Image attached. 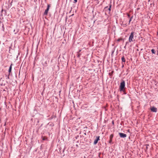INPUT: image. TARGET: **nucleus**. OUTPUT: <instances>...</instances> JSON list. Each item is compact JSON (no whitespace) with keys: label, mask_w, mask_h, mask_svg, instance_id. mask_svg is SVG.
I'll use <instances>...</instances> for the list:
<instances>
[{"label":"nucleus","mask_w":158,"mask_h":158,"mask_svg":"<svg viewBox=\"0 0 158 158\" xmlns=\"http://www.w3.org/2000/svg\"><path fill=\"white\" fill-rule=\"evenodd\" d=\"M112 123H113V124L114 123V122H112Z\"/></svg>","instance_id":"23"},{"label":"nucleus","mask_w":158,"mask_h":158,"mask_svg":"<svg viewBox=\"0 0 158 158\" xmlns=\"http://www.w3.org/2000/svg\"><path fill=\"white\" fill-rule=\"evenodd\" d=\"M151 111H152L153 112H156L157 111V108H156L154 106H153L150 109Z\"/></svg>","instance_id":"5"},{"label":"nucleus","mask_w":158,"mask_h":158,"mask_svg":"<svg viewBox=\"0 0 158 158\" xmlns=\"http://www.w3.org/2000/svg\"><path fill=\"white\" fill-rule=\"evenodd\" d=\"M81 51V50H80L79 51V52H80Z\"/></svg>","instance_id":"21"},{"label":"nucleus","mask_w":158,"mask_h":158,"mask_svg":"<svg viewBox=\"0 0 158 158\" xmlns=\"http://www.w3.org/2000/svg\"><path fill=\"white\" fill-rule=\"evenodd\" d=\"M133 17V16H131V17L130 18V19L129 21V24H130V23L131 21V19H132V18Z\"/></svg>","instance_id":"11"},{"label":"nucleus","mask_w":158,"mask_h":158,"mask_svg":"<svg viewBox=\"0 0 158 158\" xmlns=\"http://www.w3.org/2000/svg\"><path fill=\"white\" fill-rule=\"evenodd\" d=\"M125 86V82L124 81H123L122 82H121L120 83V91H123V89L124 88Z\"/></svg>","instance_id":"1"},{"label":"nucleus","mask_w":158,"mask_h":158,"mask_svg":"<svg viewBox=\"0 0 158 158\" xmlns=\"http://www.w3.org/2000/svg\"><path fill=\"white\" fill-rule=\"evenodd\" d=\"M105 9H108V6H106V7L105 8Z\"/></svg>","instance_id":"16"},{"label":"nucleus","mask_w":158,"mask_h":158,"mask_svg":"<svg viewBox=\"0 0 158 158\" xmlns=\"http://www.w3.org/2000/svg\"><path fill=\"white\" fill-rule=\"evenodd\" d=\"M99 138H100L99 136H98L96 137V139H95L94 141V144H96L97 143L98 141L99 140Z\"/></svg>","instance_id":"6"},{"label":"nucleus","mask_w":158,"mask_h":158,"mask_svg":"<svg viewBox=\"0 0 158 158\" xmlns=\"http://www.w3.org/2000/svg\"><path fill=\"white\" fill-rule=\"evenodd\" d=\"M74 0L75 2V3H76L77 2V0Z\"/></svg>","instance_id":"17"},{"label":"nucleus","mask_w":158,"mask_h":158,"mask_svg":"<svg viewBox=\"0 0 158 158\" xmlns=\"http://www.w3.org/2000/svg\"><path fill=\"white\" fill-rule=\"evenodd\" d=\"M50 7V5L49 4H48V6H47V8L45 10V11L44 13V15H47L48 14V12L49 10Z\"/></svg>","instance_id":"3"},{"label":"nucleus","mask_w":158,"mask_h":158,"mask_svg":"<svg viewBox=\"0 0 158 158\" xmlns=\"http://www.w3.org/2000/svg\"><path fill=\"white\" fill-rule=\"evenodd\" d=\"M157 34H158V32L157 33Z\"/></svg>","instance_id":"24"},{"label":"nucleus","mask_w":158,"mask_h":158,"mask_svg":"<svg viewBox=\"0 0 158 158\" xmlns=\"http://www.w3.org/2000/svg\"><path fill=\"white\" fill-rule=\"evenodd\" d=\"M151 51L152 53H153V54L155 53V52H156L155 51V50H154V49H152Z\"/></svg>","instance_id":"10"},{"label":"nucleus","mask_w":158,"mask_h":158,"mask_svg":"<svg viewBox=\"0 0 158 158\" xmlns=\"http://www.w3.org/2000/svg\"><path fill=\"white\" fill-rule=\"evenodd\" d=\"M134 34V32H132L129 38V41L130 42L133 41V38Z\"/></svg>","instance_id":"2"},{"label":"nucleus","mask_w":158,"mask_h":158,"mask_svg":"<svg viewBox=\"0 0 158 158\" xmlns=\"http://www.w3.org/2000/svg\"><path fill=\"white\" fill-rule=\"evenodd\" d=\"M6 13V10H3V9L2 10L1 12V15L3 16V14L5 15Z\"/></svg>","instance_id":"7"},{"label":"nucleus","mask_w":158,"mask_h":158,"mask_svg":"<svg viewBox=\"0 0 158 158\" xmlns=\"http://www.w3.org/2000/svg\"><path fill=\"white\" fill-rule=\"evenodd\" d=\"M127 15H128V16L129 18L130 17V15L129 14H128Z\"/></svg>","instance_id":"19"},{"label":"nucleus","mask_w":158,"mask_h":158,"mask_svg":"<svg viewBox=\"0 0 158 158\" xmlns=\"http://www.w3.org/2000/svg\"><path fill=\"white\" fill-rule=\"evenodd\" d=\"M119 134L121 138H124L127 137V135L122 133H119Z\"/></svg>","instance_id":"4"},{"label":"nucleus","mask_w":158,"mask_h":158,"mask_svg":"<svg viewBox=\"0 0 158 158\" xmlns=\"http://www.w3.org/2000/svg\"><path fill=\"white\" fill-rule=\"evenodd\" d=\"M122 61L123 62H125V59L124 57V56H123L122 57Z\"/></svg>","instance_id":"9"},{"label":"nucleus","mask_w":158,"mask_h":158,"mask_svg":"<svg viewBox=\"0 0 158 158\" xmlns=\"http://www.w3.org/2000/svg\"><path fill=\"white\" fill-rule=\"evenodd\" d=\"M80 55H81V54H78V57H79L80 56Z\"/></svg>","instance_id":"18"},{"label":"nucleus","mask_w":158,"mask_h":158,"mask_svg":"<svg viewBox=\"0 0 158 158\" xmlns=\"http://www.w3.org/2000/svg\"><path fill=\"white\" fill-rule=\"evenodd\" d=\"M46 138L44 137L43 138V140H46Z\"/></svg>","instance_id":"15"},{"label":"nucleus","mask_w":158,"mask_h":158,"mask_svg":"<svg viewBox=\"0 0 158 158\" xmlns=\"http://www.w3.org/2000/svg\"><path fill=\"white\" fill-rule=\"evenodd\" d=\"M122 40V39H118L117 40V41L119 42V41H120V40Z\"/></svg>","instance_id":"14"},{"label":"nucleus","mask_w":158,"mask_h":158,"mask_svg":"<svg viewBox=\"0 0 158 158\" xmlns=\"http://www.w3.org/2000/svg\"><path fill=\"white\" fill-rule=\"evenodd\" d=\"M112 141V139H110V142Z\"/></svg>","instance_id":"20"},{"label":"nucleus","mask_w":158,"mask_h":158,"mask_svg":"<svg viewBox=\"0 0 158 158\" xmlns=\"http://www.w3.org/2000/svg\"><path fill=\"white\" fill-rule=\"evenodd\" d=\"M111 5H110V6H109V7L108 8V10H109L110 11L111 10Z\"/></svg>","instance_id":"12"},{"label":"nucleus","mask_w":158,"mask_h":158,"mask_svg":"<svg viewBox=\"0 0 158 158\" xmlns=\"http://www.w3.org/2000/svg\"><path fill=\"white\" fill-rule=\"evenodd\" d=\"M127 43H128L127 42L126 43V44H127Z\"/></svg>","instance_id":"22"},{"label":"nucleus","mask_w":158,"mask_h":158,"mask_svg":"<svg viewBox=\"0 0 158 158\" xmlns=\"http://www.w3.org/2000/svg\"><path fill=\"white\" fill-rule=\"evenodd\" d=\"M113 135H112V134L110 136V139H112V138L113 137Z\"/></svg>","instance_id":"13"},{"label":"nucleus","mask_w":158,"mask_h":158,"mask_svg":"<svg viewBox=\"0 0 158 158\" xmlns=\"http://www.w3.org/2000/svg\"><path fill=\"white\" fill-rule=\"evenodd\" d=\"M12 64H11L9 68V71H8L9 73H10L11 72V69H12Z\"/></svg>","instance_id":"8"}]
</instances>
